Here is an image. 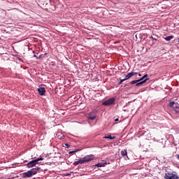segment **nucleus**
I'll use <instances>...</instances> for the list:
<instances>
[{
    "mask_svg": "<svg viewBox=\"0 0 179 179\" xmlns=\"http://www.w3.org/2000/svg\"><path fill=\"white\" fill-rule=\"evenodd\" d=\"M40 170V168L36 167L34 168L25 173H24V178H31L32 176H34L38 173V171Z\"/></svg>",
    "mask_w": 179,
    "mask_h": 179,
    "instance_id": "f257e3e1",
    "label": "nucleus"
},
{
    "mask_svg": "<svg viewBox=\"0 0 179 179\" xmlns=\"http://www.w3.org/2000/svg\"><path fill=\"white\" fill-rule=\"evenodd\" d=\"M164 178L165 179H179V176L176 172H173V173L168 172L165 173Z\"/></svg>",
    "mask_w": 179,
    "mask_h": 179,
    "instance_id": "f03ea898",
    "label": "nucleus"
},
{
    "mask_svg": "<svg viewBox=\"0 0 179 179\" xmlns=\"http://www.w3.org/2000/svg\"><path fill=\"white\" fill-rule=\"evenodd\" d=\"M116 99L113 97L110 98L109 99L106 100L102 103V106H110L115 103Z\"/></svg>",
    "mask_w": 179,
    "mask_h": 179,
    "instance_id": "7ed1b4c3",
    "label": "nucleus"
},
{
    "mask_svg": "<svg viewBox=\"0 0 179 179\" xmlns=\"http://www.w3.org/2000/svg\"><path fill=\"white\" fill-rule=\"evenodd\" d=\"M150 78H146L143 81L140 82V80H132L130 84L131 85H135L136 87H140L143 84L145 83L148 80H149Z\"/></svg>",
    "mask_w": 179,
    "mask_h": 179,
    "instance_id": "20e7f679",
    "label": "nucleus"
},
{
    "mask_svg": "<svg viewBox=\"0 0 179 179\" xmlns=\"http://www.w3.org/2000/svg\"><path fill=\"white\" fill-rule=\"evenodd\" d=\"M94 159V155H86L84 157L82 158L83 164L87 163L89 162H91Z\"/></svg>",
    "mask_w": 179,
    "mask_h": 179,
    "instance_id": "39448f33",
    "label": "nucleus"
},
{
    "mask_svg": "<svg viewBox=\"0 0 179 179\" xmlns=\"http://www.w3.org/2000/svg\"><path fill=\"white\" fill-rule=\"evenodd\" d=\"M96 118V114L95 111H92L88 115L87 120H94Z\"/></svg>",
    "mask_w": 179,
    "mask_h": 179,
    "instance_id": "423d86ee",
    "label": "nucleus"
},
{
    "mask_svg": "<svg viewBox=\"0 0 179 179\" xmlns=\"http://www.w3.org/2000/svg\"><path fill=\"white\" fill-rule=\"evenodd\" d=\"M37 164H38L37 163V161H36V159L32 160V161L28 162V164H27V167L30 169V168H32L34 166H36V165H37Z\"/></svg>",
    "mask_w": 179,
    "mask_h": 179,
    "instance_id": "0eeeda50",
    "label": "nucleus"
},
{
    "mask_svg": "<svg viewBox=\"0 0 179 179\" xmlns=\"http://www.w3.org/2000/svg\"><path fill=\"white\" fill-rule=\"evenodd\" d=\"M46 92V90L44 87H39L38 88V93H39L40 96H43L45 95Z\"/></svg>",
    "mask_w": 179,
    "mask_h": 179,
    "instance_id": "6e6552de",
    "label": "nucleus"
},
{
    "mask_svg": "<svg viewBox=\"0 0 179 179\" xmlns=\"http://www.w3.org/2000/svg\"><path fill=\"white\" fill-rule=\"evenodd\" d=\"M138 73H135V72H131L130 73H128L125 78H124V80H129V78H132L133 76H134L135 75H137Z\"/></svg>",
    "mask_w": 179,
    "mask_h": 179,
    "instance_id": "1a4fd4ad",
    "label": "nucleus"
},
{
    "mask_svg": "<svg viewBox=\"0 0 179 179\" xmlns=\"http://www.w3.org/2000/svg\"><path fill=\"white\" fill-rule=\"evenodd\" d=\"M107 164H108L107 162H100V163H98L97 164H96V166H97V167H105L106 165H107Z\"/></svg>",
    "mask_w": 179,
    "mask_h": 179,
    "instance_id": "9d476101",
    "label": "nucleus"
},
{
    "mask_svg": "<svg viewBox=\"0 0 179 179\" xmlns=\"http://www.w3.org/2000/svg\"><path fill=\"white\" fill-rule=\"evenodd\" d=\"M84 164L82 158H80L78 161H76L73 162L74 166H77L78 164Z\"/></svg>",
    "mask_w": 179,
    "mask_h": 179,
    "instance_id": "9b49d317",
    "label": "nucleus"
},
{
    "mask_svg": "<svg viewBox=\"0 0 179 179\" xmlns=\"http://www.w3.org/2000/svg\"><path fill=\"white\" fill-rule=\"evenodd\" d=\"M121 155L122 157L127 156V150H123L121 151Z\"/></svg>",
    "mask_w": 179,
    "mask_h": 179,
    "instance_id": "f8f14e48",
    "label": "nucleus"
},
{
    "mask_svg": "<svg viewBox=\"0 0 179 179\" xmlns=\"http://www.w3.org/2000/svg\"><path fill=\"white\" fill-rule=\"evenodd\" d=\"M103 138L113 140V139H115V136L113 137V136H111L107 135V136H105L103 137Z\"/></svg>",
    "mask_w": 179,
    "mask_h": 179,
    "instance_id": "ddd939ff",
    "label": "nucleus"
},
{
    "mask_svg": "<svg viewBox=\"0 0 179 179\" xmlns=\"http://www.w3.org/2000/svg\"><path fill=\"white\" fill-rule=\"evenodd\" d=\"M173 38H174L173 36H170L166 37L164 39H165L166 41H170L172 40Z\"/></svg>",
    "mask_w": 179,
    "mask_h": 179,
    "instance_id": "4468645a",
    "label": "nucleus"
},
{
    "mask_svg": "<svg viewBox=\"0 0 179 179\" xmlns=\"http://www.w3.org/2000/svg\"><path fill=\"white\" fill-rule=\"evenodd\" d=\"M169 106H170V107H173V108H174V106H176V103H175V101H171V102H169Z\"/></svg>",
    "mask_w": 179,
    "mask_h": 179,
    "instance_id": "2eb2a0df",
    "label": "nucleus"
},
{
    "mask_svg": "<svg viewBox=\"0 0 179 179\" xmlns=\"http://www.w3.org/2000/svg\"><path fill=\"white\" fill-rule=\"evenodd\" d=\"M173 109L176 113H179V106H173Z\"/></svg>",
    "mask_w": 179,
    "mask_h": 179,
    "instance_id": "dca6fc26",
    "label": "nucleus"
},
{
    "mask_svg": "<svg viewBox=\"0 0 179 179\" xmlns=\"http://www.w3.org/2000/svg\"><path fill=\"white\" fill-rule=\"evenodd\" d=\"M35 160L36 161V163H38V162L43 160V157H40V158H38V159H36Z\"/></svg>",
    "mask_w": 179,
    "mask_h": 179,
    "instance_id": "f3484780",
    "label": "nucleus"
},
{
    "mask_svg": "<svg viewBox=\"0 0 179 179\" xmlns=\"http://www.w3.org/2000/svg\"><path fill=\"white\" fill-rule=\"evenodd\" d=\"M152 40L155 41H158V37H154V36H151L150 37Z\"/></svg>",
    "mask_w": 179,
    "mask_h": 179,
    "instance_id": "a211bd4d",
    "label": "nucleus"
},
{
    "mask_svg": "<svg viewBox=\"0 0 179 179\" xmlns=\"http://www.w3.org/2000/svg\"><path fill=\"white\" fill-rule=\"evenodd\" d=\"M175 106H177V107H179V101L178 100H176L175 101Z\"/></svg>",
    "mask_w": 179,
    "mask_h": 179,
    "instance_id": "6ab92c4d",
    "label": "nucleus"
},
{
    "mask_svg": "<svg viewBox=\"0 0 179 179\" xmlns=\"http://www.w3.org/2000/svg\"><path fill=\"white\" fill-rule=\"evenodd\" d=\"M124 81H126L125 78L123 80H120V81L119 82V85H122Z\"/></svg>",
    "mask_w": 179,
    "mask_h": 179,
    "instance_id": "aec40b11",
    "label": "nucleus"
},
{
    "mask_svg": "<svg viewBox=\"0 0 179 179\" xmlns=\"http://www.w3.org/2000/svg\"><path fill=\"white\" fill-rule=\"evenodd\" d=\"M138 80H139V83H141V82L145 80L144 76H143V77H142L141 79H139Z\"/></svg>",
    "mask_w": 179,
    "mask_h": 179,
    "instance_id": "412c9836",
    "label": "nucleus"
},
{
    "mask_svg": "<svg viewBox=\"0 0 179 179\" xmlns=\"http://www.w3.org/2000/svg\"><path fill=\"white\" fill-rule=\"evenodd\" d=\"M34 57H36V59H41V56H39V57H38L37 55H34Z\"/></svg>",
    "mask_w": 179,
    "mask_h": 179,
    "instance_id": "4be33fe9",
    "label": "nucleus"
},
{
    "mask_svg": "<svg viewBox=\"0 0 179 179\" xmlns=\"http://www.w3.org/2000/svg\"><path fill=\"white\" fill-rule=\"evenodd\" d=\"M64 145H66V148H70V145L69 144L65 143Z\"/></svg>",
    "mask_w": 179,
    "mask_h": 179,
    "instance_id": "5701e85b",
    "label": "nucleus"
},
{
    "mask_svg": "<svg viewBox=\"0 0 179 179\" xmlns=\"http://www.w3.org/2000/svg\"><path fill=\"white\" fill-rule=\"evenodd\" d=\"M147 77H148V75H147V74H145V76H143V78H147Z\"/></svg>",
    "mask_w": 179,
    "mask_h": 179,
    "instance_id": "b1692460",
    "label": "nucleus"
},
{
    "mask_svg": "<svg viewBox=\"0 0 179 179\" xmlns=\"http://www.w3.org/2000/svg\"><path fill=\"white\" fill-rule=\"evenodd\" d=\"M115 122H117V121H119V119L117 118V119L115 120Z\"/></svg>",
    "mask_w": 179,
    "mask_h": 179,
    "instance_id": "393cba45",
    "label": "nucleus"
},
{
    "mask_svg": "<svg viewBox=\"0 0 179 179\" xmlns=\"http://www.w3.org/2000/svg\"><path fill=\"white\" fill-rule=\"evenodd\" d=\"M138 76H141V73H139V74H138Z\"/></svg>",
    "mask_w": 179,
    "mask_h": 179,
    "instance_id": "a878e982",
    "label": "nucleus"
},
{
    "mask_svg": "<svg viewBox=\"0 0 179 179\" xmlns=\"http://www.w3.org/2000/svg\"><path fill=\"white\" fill-rule=\"evenodd\" d=\"M178 159H179V155L177 157Z\"/></svg>",
    "mask_w": 179,
    "mask_h": 179,
    "instance_id": "bb28decb",
    "label": "nucleus"
},
{
    "mask_svg": "<svg viewBox=\"0 0 179 179\" xmlns=\"http://www.w3.org/2000/svg\"><path fill=\"white\" fill-rule=\"evenodd\" d=\"M72 152H70L69 153L71 154V153H72Z\"/></svg>",
    "mask_w": 179,
    "mask_h": 179,
    "instance_id": "cd10ccee",
    "label": "nucleus"
},
{
    "mask_svg": "<svg viewBox=\"0 0 179 179\" xmlns=\"http://www.w3.org/2000/svg\"><path fill=\"white\" fill-rule=\"evenodd\" d=\"M178 43H179V38H178Z\"/></svg>",
    "mask_w": 179,
    "mask_h": 179,
    "instance_id": "c85d7f7f",
    "label": "nucleus"
}]
</instances>
